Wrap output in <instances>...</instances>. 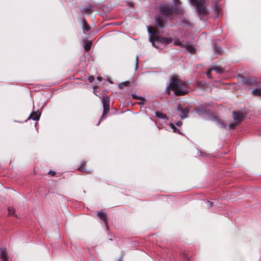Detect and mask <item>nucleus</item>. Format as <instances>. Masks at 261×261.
Wrapping results in <instances>:
<instances>
[{"mask_svg": "<svg viewBox=\"0 0 261 261\" xmlns=\"http://www.w3.org/2000/svg\"><path fill=\"white\" fill-rule=\"evenodd\" d=\"M94 80V77L92 75L91 76H90L89 77H88V81L90 83H92Z\"/></svg>", "mask_w": 261, "mask_h": 261, "instance_id": "31", "label": "nucleus"}, {"mask_svg": "<svg viewBox=\"0 0 261 261\" xmlns=\"http://www.w3.org/2000/svg\"><path fill=\"white\" fill-rule=\"evenodd\" d=\"M92 45V42L90 41H86L84 45V49L86 51H89Z\"/></svg>", "mask_w": 261, "mask_h": 261, "instance_id": "19", "label": "nucleus"}, {"mask_svg": "<svg viewBox=\"0 0 261 261\" xmlns=\"http://www.w3.org/2000/svg\"><path fill=\"white\" fill-rule=\"evenodd\" d=\"M132 97L133 98V99H139L140 100L141 99H142L143 97H140V96H138L136 94H133L132 95Z\"/></svg>", "mask_w": 261, "mask_h": 261, "instance_id": "30", "label": "nucleus"}, {"mask_svg": "<svg viewBox=\"0 0 261 261\" xmlns=\"http://www.w3.org/2000/svg\"><path fill=\"white\" fill-rule=\"evenodd\" d=\"M243 82L245 85L250 86L258 83V81L255 77L251 76L250 77H244Z\"/></svg>", "mask_w": 261, "mask_h": 261, "instance_id": "7", "label": "nucleus"}, {"mask_svg": "<svg viewBox=\"0 0 261 261\" xmlns=\"http://www.w3.org/2000/svg\"><path fill=\"white\" fill-rule=\"evenodd\" d=\"M140 100L141 101L138 102V103L140 106L144 105L146 102V100L143 97L142 99H141Z\"/></svg>", "mask_w": 261, "mask_h": 261, "instance_id": "28", "label": "nucleus"}, {"mask_svg": "<svg viewBox=\"0 0 261 261\" xmlns=\"http://www.w3.org/2000/svg\"><path fill=\"white\" fill-rule=\"evenodd\" d=\"M211 70L216 71L217 73H222L224 72V70L219 66H213L211 67Z\"/></svg>", "mask_w": 261, "mask_h": 261, "instance_id": "16", "label": "nucleus"}, {"mask_svg": "<svg viewBox=\"0 0 261 261\" xmlns=\"http://www.w3.org/2000/svg\"><path fill=\"white\" fill-rule=\"evenodd\" d=\"M189 85L187 82L181 80L178 76H174L170 78V84L166 90L169 93L171 89L176 95H184L189 92Z\"/></svg>", "mask_w": 261, "mask_h": 261, "instance_id": "1", "label": "nucleus"}, {"mask_svg": "<svg viewBox=\"0 0 261 261\" xmlns=\"http://www.w3.org/2000/svg\"><path fill=\"white\" fill-rule=\"evenodd\" d=\"M97 216L103 221V222L106 224H107V215L102 211H98L97 213Z\"/></svg>", "mask_w": 261, "mask_h": 261, "instance_id": "13", "label": "nucleus"}, {"mask_svg": "<svg viewBox=\"0 0 261 261\" xmlns=\"http://www.w3.org/2000/svg\"><path fill=\"white\" fill-rule=\"evenodd\" d=\"M155 114H156V116L159 118H161L162 119H164V120H167L168 119V118L167 117V116L163 114V113L162 112H156L155 113Z\"/></svg>", "mask_w": 261, "mask_h": 261, "instance_id": "18", "label": "nucleus"}, {"mask_svg": "<svg viewBox=\"0 0 261 261\" xmlns=\"http://www.w3.org/2000/svg\"><path fill=\"white\" fill-rule=\"evenodd\" d=\"M97 79L99 82H100V81H101V80H102V77H100V76H98V77H97Z\"/></svg>", "mask_w": 261, "mask_h": 261, "instance_id": "37", "label": "nucleus"}, {"mask_svg": "<svg viewBox=\"0 0 261 261\" xmlns=\"http://www.w3.org/2000/svg\"><path fill=\"white\" fill-rule=\"evenodd\" d=\"M78 170L82 172H85L86 173H90L91 172L90 171H87L85 168L84 167V165L82 164L80 165V167L79 168Z\"/></svg>", "mask_w": 261, "mask_h": 261, "instance_id": "24", "label": "nucleus"}, {"mask_svg": "<svg viewBox=\"0 0 261 261\" xmlns=\"http://www.w3.org/2000/svg\"><path fill=\"white\" fill-rule=\"evenodd\" d=\"M147 30L149 33L150 41L152 43V46L156 48L158 47L159 42L165 45L169 44L172 42V39L171 38H160L158 35L160 34L159 31L154 27H148Z\"/></svg>", "mask_w": 261, "mask_h": 261, "instance_id": "2", "label": "nucleus"}, {"mask_svg": "<svg viewBox=\"0 0 261 261\" xmlns=\"http://www.w3.org/2000/svg\"><path fill=\"white\" fill-rule=\"evenodd\" d=\"M0 256L3 261H8L7 258V251L5 248H1Z\"/></svg>", "mask_w": 261, "mask_h": 261, "instance_id": "10", "label": "nucleus"}, {"mask_svg": "<svg viewBox=\"0 0 261 261\" xmlns=\"http://www.w3.org/2000/svg\"><path fill=\"white\" fill-rule=\"evenodd\" d=\"M126 83H121V84H119V87L121 89L123 87V86L126 85Z\"/></svg>", "mask_w": 261, "mask_h": 261, "instance_id": "32", "label": "nucleus"}, {"mask_svg": "<svg viewBox=\"0 0 261 261\" xmlns=\"http://www.w3.org/2000/svg\"><path fill=\"white\" fill-rule=\"evenodd\" d=\"M214 52L215 54H221V48L218 46H215L214 47Z\"/></svg>", "mask_w": 261, "mask_h": 261, "instance_id": "25", "label": "nucleus"}, {"mask_svg": "<svg viewBox=\"0 0 261 261\" xmlns=\"http://www.w3.org/2000/svg\"><path fill=\"white\" fill-rule=\"evenodd\" d=\"M232 115L234 122L229 123L228 126L231 128H234L241 123L244 117V115L242 113L233 111Z\"/></svg>", "mask_w": 261, "mask_h": 261, "instance_id": "5", "label": "nucleus"}, {"mask_svg": "<svg viewBox=\"0 0 261 261\" xmlns=\"http://www.w3.org/2000/svg\"><path fill=\"white\" fill-rule=\"evenodd\" d=\"M174 45L176 46H179L183 47H186V44L179 38L175 39L174 41Z\"/></svg>", "mask_w": 261, "mask_h": 261, "instance_id": "15", "label": "nucleus"}, {"mask_svg": "<svg viewBox=\"0 0 261 261\" xmlns=\"http://www.w3.org/2000/svg\"><path fill=\"white\" fill-rule=\"evenodd\" d=\"M8 212H9V215H14V209L12 207H9L8 208Z\"/></svg>", "mask_w": 261, "mask_h": 261, "instance_id": "27", "label": "nucleus"}, {"mask_svg": "<svg viewBox=\"0 0 261 261\" xmlns=\"http://www.w3.org/2000/svg\"><path fill=\"white\" fill-rule=\"evenodd\" d=\"M185 48H186L191 53L194 54L195 53L196 49L194 47L190 46V45H186V47Z\"/></svg>", "mask_w": 261, "mask_h": 261, "instance_id": "23", "label": "nucleus"}, {"mask_svg": "<svg viewBox=\"0 0 261 261\" xmlns=\"http://www.w3.org/2000/svg\"><path fill=\"white\" fill-rule=\"evenodd\" d=\"M174 9L173 6H171L168 4H164L161 6L160 12L162 15L165 16L166 18H169L173 14Z\"/></svg>", "mask_w": 261, "mask_h": 261, "instance_id": "4", "label": "nucleus"}, {"mask_svg": "<svg viewBox=\"0 0 261 261\" xmlns=\"http://www.w3.org/2000/svg\"><path fill=\"white\" fill-rule=\"evenodd\" d=\"M102 105H103V115L102 117L99 119V121L98 123H97V125H98L100 123V121L102 120L103 118L104 115L108 113V112L109 111L110 107H109V103H110V98L108 96H105L102 98Z\"/></svg>", "mask_w": 261, "mask_h": 261, "instance_id": "6", "label": "nucleus"}, {"mask_svg": "<svg viewBox=\"0 0 261 261\" xmlns=\"http://www.w3.org/2000/svg\"><path fill=\"white\" fill-rule=\"evenodd\" d=\"M183 24L185 25H189V23L188 22H187L186 21L184 20L183 21Z\"/></svg>", "mask_w": 261, "mask_h": 261, "instance_id": "36", "label": "nucleus"}, {"mask_svg": "<svg viewBox=\"0 0 261 261\" xmlns=\"http://www.w3.org/2000/svg\"><path fill=\"white\" fill-rule=\"evenodd\" d=\"M81 12L83 14H90L92 12V7H87L86 8H84L81 10Z\"/></svg>", "mask_w": 261, "mask_h": 261, "instance_id": "17", "label": "nucleus"}, {"mask_svg": "<svg viewBox=\"0 0 261 261\" xmlns=\"http://www.w3.org/2000/svg\"><path fill=\"white\" fill-rule=\"evenodd\" d=\"M156 24L160 29H162L165 27L164 22L165 19L162 16L158 15L155 18Z\"/></svg>", "mask_w": 261, "mask_h": 261, "instance_id": "8", "label": "nucleus"}, {"mask_svg": "<svg viewBox=\"0 0 261 261\" xmlns=\"http://www.w3.org/2000/svg\"><path fill=\"white\" fill-rule=\"evenodd\" d=\"M210 119L212 121H215L217 123L218 125H219L221 127H225V125L224 123L220 119H219L217 117L214 116H211L210 117Z\"/></svg>", "mask_w": 261, "mask_h": 261, "instance_id": "12", "label": "nucleus"}, {"mask_svg": "<svg viewBox=\"0 0 261 261\" xmlns=\"http://www.w3.org/2000/svg\"><path fill=\"white\" fill-rule=\"evenodd\" d=\"M252 94L256 96H261V89L256 88L252 90Z\"/></svg>", "mask_w": 261, "mask_h": 261, "instance_id": "21", "label": "nucleus"}, {"mask_svg": "<svg viewBox=\"0 0 261 261\" xmlns=\"http://www.w3.org/2000/svg\"><path fill=\"white\" fill-rule=\"evenodd\" d=\"M40 114L41 113L39 112L38 111L37 112L34 111L31 114L29 118H31L33 120L37 121L39 119Z\"/></svg>", "mask_w": 261, "mask_h": 261, "instance_id": "14", "label": "nucleus"}, {"mask_svg": "<svg viewBox=\"0 0 261 261\" xmlns=\"http://www.w3.org/2000/svg\"><path fill=\"white\" fill-rule=\"evenodd\" d=\"M48 174L51 175L52 176H55L56 174V172L54 171H49Z\"/></svg>", "mask_w": 261, "mask_h": 261, "instance_id": "34", "label": "nucleus"}, {"mask_svg": "<svg viewBox=\"0 0 261 261\" xmlns=\"http://www.w3.org/2000/svg\"><path fill=\"white\" fill-rule=\"evenodd\" d=\"M170 126L174 133H178V134H181L180 133V132L179 131V130H178L177 128H176V127L174 126V125L173 123H171L170 124Z\"/></svg>", "mask_w": 261, "mask_h": 261, "instance_id": "22", "label": "nucleus"}, {"mask_svg": "<svg viewBox=\"0 0 261 261\" xmlns=\"http://www.w3.org/2000/svg\"><path fill=\"white\" fill-rule=\"evenodd\" d=\"M138 63V57L137 56V57H136V69L137 68Z\"/></svg>", "mask_w": 261, "mask_h": 261, "instance_id": "35", "label": "nucleus"}, {"mask_svg": "<svg viewBox=\"0 0 261 261\" xmlns=\"http://www.w3.org/2000/svg\"><path fill=\"white\" fill-rule=\"evenodd\" d=\"M196 112L199 115H204L207 112L205 108L196 109Z\"/></svg>", "mask_w": 261, "mask_h": 261, "instance_id": "20", "label": "nucleus"}, {"mask_svg": "<svg viewBox=\"0 0 261 261\" xmlns=\"http://www.w3.org/2000/svg\"><path fill=\"white\" fill-rule=\"evenodd\" d=\"M176 125L179 127L182 125V122L180 121H179L176 123Z\"/></svg>", "mask_w": 261, "mask_h": 261, "instance_id": "33", "label": "nucleus"}, {"mask_svg": "<svg viewBox=\"0 0 261 261\" xmlns=\"http://www.w3.org/2000/svg\"><path fill=\"white\" fill-rule=\"evenodd\" d=\"M191 4L195 7L199 15H205L207 13L206 0H190Z\"/></svg>", "mask_w": 261, "mask_h": 261, "instance_id": "3", "label": "nucleus"}, {"mask_svg": "<svg viewBox=\"0 0 261 261\" xmlns=\"http://www.w3.org/2000/svg\"><path fill=\"white\" fill-rule=\"evenodd\" d=\"M212 70H211V68L208 70H207L206 72V75H207V76L208 77V79H212V75H211V71Z\"/></svg>", "mask_w": 261, "mask_h": 261, "instance_id": "26", "label": "nucleus"}, {"mask_svg": "<svg viewBox=\"0 0 261 261\" xmlns=\"http://www.w3.org/2000/svg\"><path fill=\"white\" fill-rule=\"evenodd\" d=\"M82 28L83 33L85 34H87V32H89L90 30V26L87 23L85 18L82 19Z\"/></svg>", "mask_w": 261, "mask_h": 261, "instance_id": "9", "label": "nucleus"}, {"mask_svg": "<svg viewBox=\"0 0 261 261\" xmlns=\"http://www.w3.org/2000/svg\"><path fill=\"white\" fill-rule=\"evenodd\" d=\"M178 109L181 110L180 118L182 119L186 118L189 113V109L188 108H181L180 105L178 106Z\"/></svg>", "mask_w": 261, "mask_h": 261, "instance_id": "11", "label": "nucleus"}, {"mask_svg": "<svg viewBox=\"0 0 261 261\" xmlns=\"http://www.w3.org/2000/svg\"><path fill=\"white\" fill-rule=\"evenodd\" d=\"M206 203L208 208L212 207L213 205V203L210 201H206Z\"/></svg>", "mask_w": 261, "mask_h": 261, "instance_id": "29", "label": "nucleus"}]
</instances>
